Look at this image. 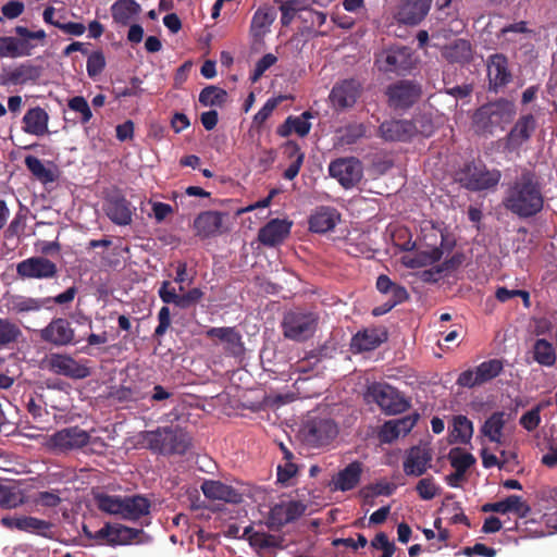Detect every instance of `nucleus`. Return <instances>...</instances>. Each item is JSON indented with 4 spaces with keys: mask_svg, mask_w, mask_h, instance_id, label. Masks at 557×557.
Here are the masks:
<instances>
[{
    "mask_svg": "<svg viewBox=\"0 0 557 557\" xmlns=\"http://www.w3.org/2000/svg\"><path fill=\"white\" fill-rule=\"evenodd\" d=\"M473 435V423L462 414L453 418V428L449 431L450 443L468 444Z\"/></svg>",
    "mask_w": 557,
    "mask_h": 557,
    "instance_id": "nucleus-38",
    "label": "nucleus"
},
{
    "mask_svg": "<svg viewBox=\"0 0 557 557\" xmlns=\"http://www.w3.org/2000/svg\"><path fill=\"white\" fill-rule=\"evenodd\" d=\"M337 220L336 209L320 207L309 219V230L319 234L326 233L335 227Z\"/></svg>",
    "mask_w": 557,
    "mask_h": 557,
    "instance_id": "nucleus-34",
    "label": "nucleus"
},
{
    "mask_svg": "<svg viewBox=\"0 0 557 557\" xmlns=\"http://www.w3.org/2000/svg\"><path fill=\"white\" fill-rule=\"evenodd\" d=\"M10 306L11 310L17 314L38 312L42 308H49V299L16 295L11 298Z\"/></svg>",
    "mask_w": 557,
    "mask_h": 557,
    "instance_id": "nucleus-37",
    "label": "nucleus"
},
{
    "mask_svg": "<svg viewBox=\"0 0 557 557\" xmlns=\"http://www.w3.org/2000/svg\"><path fill=\"white\" fill-rule=\"evenodd\" d=\"M487 76L490 90L497 92L511 82L512 75L508 69V59L503 53L490 55L487 60Z\"/></svg>",
    "mask_w": 557,
    "mask_h": 557,
    "instance_id": "nucleus-20",
    "label": "nucleus"
},
{
    "mask_svg": "<svg viewBox=\"0 0 557 557\" xmlns=\"http://www.w3.org/2000/svg\"><path fill=\"white\" fill-rule=\"evenodd\" d=\"M226 99L227 92L216 86H207L199 94V102L205 107H223Z\"/></svg>",
    "mask_w": 557,
    "mask_h": 557,
    "instance_id": "nucleus-49",
    "label": "nucleus"
},
{
    "mask_svg": "<svg viewBox=\"0 0 557 557\" xmlns=\"http://www.w3.org/2000/svg\"><path fill=\"white\" fill-rule=\"evenodd\" d=\"M141 7L135 0H117L111 5V14L116 24L126 26L131 20L138 15Z\"/></svg>",
    "mask_w": 557,
    "mask_h": 557,
    "instance_id": "nucleus-36",
    "label": "nucleus"
},
{
    "mask_svg": "<svg viewBox=\"0 0 557 557\" xmlns=\"http://www.w3.org/2000/svg\"><path fill=\"white\" fill-rule=\"evenodd\" d=\"M371 546L375 549H382L381 557H392L395 553L396 546L389 542L388 536L384 532H379L371 541Z\"/></svg>",
    "mask_w": 557,
    "mask_h": 557,
    "instance_id": "nucleus-60",
    "label": "nucleus"
},
{
    "mask_svg": "<svg viewBox=\"0 0 557 557\" xmlns=\"http://www.w3.org/2000/svg\"><path fill=\"white\" fill-rule=\"evenodd\" d=\"M362 463L352 461L333 476L331 485L333 491H350L355 488L361 479Z\"/></svg>",
    "mask_w": 557,
    "mask_h": 557,
    "instance_id": "nucleus-28",
    "label": "nucleus"
},
{
    "mask_svg": "<svg viewBox=\"0 0 557 557\" xmlns=\"http://www.w3.org/2000/svg\"><path fill=\"white\" fill-rule=\"evenodd\" d=\"M106 213L116 225H128L132 222L131 202L124 197H112L107 201Z\"/></svg>",
    "mask_w": 557,
    "mask_h": 557,
    "instance_id": "nucleus-32",
    "label": "nucleus"
},
{
    "mask_svg": "<svg viewBox=\"0 0 557 557\" xmlns=\"http://www.w3.org/2000/svg\"><path fill=\"white\" fill-rule=\"evenodd\" d=\"M416 491L421 499L431 500L440 494L441 487L435 483L433 476H426L418 481Z\"/></svg>",
    "mask_w": 557,
    "mask_h": 557,
    "instance_id": "nucleus-52",
    "label": "nucleus"
},
{
    "mask_svg": "<svg viewBox=\"0 0 557 557\" xmlns=\"http://www.w3.org/2000/svg\"><path fill=\"white\" fill-rule=\"evenodd\" d=\"M48 369L58 375L83 380L91 374L89 367L66 354H51L47 359Z\"/></svg>",
    "mask_w": 557,
    "mask_h": 557,
    "instance_id": "nucleus-14",
    "label": "nucleus"
},
{
    "mask_svg": "<svg viewBox=\"0 0 557 557\" xmlns=\"http://www.w3.org/2000/svg\"><path fill=\"white\" fill-rule=\"evenodd\" d=\"M442 257L443 249L441 247L418 249L412 258L405 261V264L411 269L423 268L436 263Z\"/></svg>",
    "mask_w": 557,
    "mask_h": 557,
    "instance_id": "nucleus-40",
    "label": "nucleus"
},
{
    "mask_svg": "<svg viewBox=\"0 0 557 557\" xmlns=\"http://www.w3.org/2000/svg\"><path fill=\"white\" fill-rule=\"evenodd\" d=\"M366 397L373 400L388 416L403 413L410 407V401L397 388L386 383L369 385Z\"/></svg>",
    "mask_w": 557,
    "mask_h": 557,
    "instance_id": "nucleus-7",
    "label": "nucleus"
},
{
    "mask_svg": "<svg viewBox=\"0 0 557 557\" xmlns=\"http://www.w3.org/2000/svg\"><path fill=\"white\" fill-rule=\"evenodd\" d=\"M143 530L129 528L123 524L113 525V535L109 539V545H127L136 540Z\"/></svg>",
    "mask_w": 557,
    "mask_h": 557,
    "instance_id": "nucleus-50",
    "label": "nucleus"
},
{
    "mask_svg": "<svg viewBox=\"0 0 557 557\" xmlns=\"http://www.w3.org/2000/svg\"><path fill=\"white\" fill-rule=\"evenodd\" d=\"M500 177L499 170H487L484 165L471 162L461 169L458 181L468 190L481 191L497 186Z\"/></svg>",
    "mask_w": 557,
    "mask_h": 557,
    "instance_id": "nucleus-8",
    "label": "nucleus"
},
{
    "mask_svg": "<svg viewBox=\"0 0 557 557\" xmlns=\"http://www.w3.org/2000/svg\"><path fill=\"white\" fill-rule=\"evenodd\" d=\"M516 115V103L502 97L480 106L472 114L471 125L476 135L488 137L497 129L504 131Z\"/></svg>",
    "mask_w": 557,
    "mask_h": 557,
    "instance_id": "nucleus-2",
    "label": "nucleus"
},
{
    "mask_svg": "<svg viewBox=\"0 0 557 557\" xmlns=\"http://www.w3.org/2000/svg\"><path fill=\"white\" fill-rule=\"evenodd\" d=\"M416 133L414 123L408 120L384 121L379 127V136L385 141H408Z\"/></svg>",
    "mask_w": 557,
    "mask_h": 557,
    "instance_id": "nucleus-22",
    "label": "nucleus"
},
{
    "mask_svg": "<svg viewBox=\"0 0 557 557\" xmlns=\"http://www.w3.org/2000/svg\"><path fill=\"white\" fill-rule=\"evenodd\" d=\"M533 359L541 366L553 367L557 355L554 345L544 338H539L533 345Z\"/></svg>",
    "mask_w": 557,
    "mask_h": 557,
    "instance_id": "nucleus-42",
    "label": "nucleus"
},
{
    "mask_svg": "<svg viewBox=\"0 0 557 557\" xmlns=\"http://www.w3.org/2000/svg\"><path fill=\"white\" fill-rule=\"evenodd\" d=\"M503 206L520 219L532 218L540 213L544 207V195L536 173L523 169L515 180L509 182Z\"/></svg>",
    "mask_w": 557,
    "mask_h": 557,
    "instance_id": "nucleus-1",
    "label": "nucleus"
},
{
    "mask_svg": "<svg viewBox=\"0 0 557 557\" xmlns=\"http://www.w3.org/2000/svg\"><path fill=\"white\" fill-rule=\"evenodd\" d=\"M422 88L411 81H399L387 87L388 104L395 110H407L421 98Z\"/></svg>",
    "mask_w": 557,
    "mask_h": 557,
    "instance_id": "nucleus-11",
    "label": "nucleus"
},
{
    "mask_svg": "<svg viewBox=\"0 0 557 557\" xmlns=\"http://www.w3.org/2000/svg\"><path fill=\"white\" fill-rule=\"evenodd\" d=\"M89 441L90 435L87 431L79 426H69L50 435L48 445L54 450L65 453L83 448Z\"/></svg>",
    "mask_w": 557,
    "mask_h": 557,
    "instance_id": "nucleus-12",
    "label": "nucleus"
},
{
    "mask_svg": "<svg viewBox=\"0 0 557 557\" xmlns=\"http://www.w3.org/2000/svg\"><path fill=\"white\" fill-rule=\"evenodd\" d=\"M150 500L141 495L124 496L122 519L136 521L150 512Z\"/></svg>",
    "mask_w": 557,
    "mask_h": 557,
    "instance_id": "nucleus-33",
    "label": "nucleus"
},
{
    "mask_svg": "<svg viewBox=\"0 0 557 557\" xmlns=\"http://www.w3.org/2000/svg\"><path fill=\"white\" fill-rule=\"evenodd\" d=\"M97 507L108 515L122 517L123 497L104 493L95 496Z\"/></svg>",
    "mask_w": 557,
    "mask_h": 557,
    "instance_id": "nucleus-47",
    "label": "nucleus"
},
{
    "mask_svg": "<svg viewBox=\"0 0 557 557\" xmlns=\"http://www.w3.org/2000/svg\"><path fill=\"white\" fill-rule=\"evenodd\" d=\"M87 74L89 77H97L106 67V58L102 51H94L87 59Z\"/></svg>",
    "mask_w": 557,
    "mask_h": 557,
    "instance_id": "nucleus-56",
    "label": "nucleus"
},
{
    "mask_svg": "<svg viewBox=\"0 0 557 557\" xmlns=\"http://www.w3.org/2000/svg\"><path fill=\"white\" fill-rule=\"evenodd\" d=\"M330 175L346 189L355 187L363 176V166L360 160L354 157L338 158L329 165Z\"/></svg>",
    "mask_w": 557,
    "mask_h": 557,
    "instance_id": "nucleus-10",
    "label": "nucleus"
},
{
    "mask_svg": "<svg viewBox=\"0 0 557 557\" xmlns=\"http://www.w3.org/2000/svg\"><path fill=\"white\" fill-rule=\"evenodd\" d=\"M143 438L149 449L161 455H184L190 446V437L178 425L146 431Z\"/></svg>",
    "mask_w": 557,
    "mask_h": 557,
    "instance_id": "nucleus-3",
    "label": "nucleus"
},
{
    "mask_svg": "<svg viewBox=\"0 0 557 557\" xmlns=\"http://www.w3.org/2000/svg\"><path fill=\"white\" fill-rule=\"evenodd\" d=\"M50 527L49 522L36 517L16 518L15 528L21 531L46 530Z\"/></svg>",
    "mask_w": 557,
    "mask_h": 557,
    "instance_id": "nucleus-57",
    "label": "nucleus"
},
{
    "mask_svg": "<svg viewBox=\"0 0 557 557\" xmlns=\"http://www.w3.org/2000/svg\"><path fill=\"white\" fill-rule=\"evenodd\" d=\"M302 8L300 7V1L299 0H287L285 2H282V5L280 7V10H281V23L282 25L284 26H288L296 12L301 10Z\"/></svg>",
    "mask_w": 557,
    "mask_h": 557,
    "instance_id": "nucleus-62",
    "label": "nucleus"
},
{
    "mask_svg": "<svg viewBox=\"0 0 557 557\" xmlns=\"http://www.w3.org/2000/svg\"><path fill=\"white\" fill-rule=\"evenodd\" d=\"M505 426V412L496 411L488 417L481 428V432L491 442H500L503 429Z\"/></svg>",
    "mask_w": 557,
    "mask_h": 557,
    "instance_id": "nucleus-45",
    "label": "nucleus"
},
{
    "mask_svg": "<svg viewBox=\"0 0 557 557\" xmlns=\"http://www.w3.org/2000/svg\"><path fill=\"white\" fill-rule=\"evenodd\" d=\"M503 370V360L490 359L480 363L474 370L469 369L461 372L457 379V384L467 388L481 386L497 377Z\"/></svg>",
    "mask_w": 557,
    "mask_h": 557,
    "instance_id": "nucleus-9",
    "label": "nucleus"
},
{
    "mask_svg": "<svg viewBox=\"0 0 557 557\" xmlns=\"http://www.w3.org/2000/svg\"><path fill=\"white\" fill-rule=\"evenodd\" d=\"M292 222L281 219H272L258 232V240L268 247H274L284 242L289 235Z\"/></svg>",
    "mask_w": 557,
    "mask_h": 557,
    "instance_id": "nucleus-23",
    "label": "nucleus"
},
{
    "mask_svg": "<svg viewBox=\"0 0 557 557\" xmlns=\"http://www.w3.org/2000/svg\"><path fill=\"white\" fill-rule=\"evenodd\" d=\"M337 434V424L331 418L325 417L310 418L299 430L302 443L312 448L329 445Z\"/></svg>",
    "mask_w": 557,
    "mask_h": 557,
    "instance_id": "nucleus-6",
    "label": "nucleus"
},
{
    "mask_svg": "<svg viewBox=\"0 0 557 557\" xmlns=\"http://www.w3.org/2000/svg\"><path fill=\"white\" fill-rule=\"evenodd\" d=\"M450 466L456 470V476H465L467 470L476 461L475 457L461 447H454L448 453Z\"/></svg>",
    "mask_w": 557,
    "mask_h": 557,
    "instance_id": "nucleus-41",
    "label": "nucleus"
},
{
    "mask_svg": "<svg viewBox=\"0 0 557 557\" xmlns=\"http://www.w3.org/2000/svg\"><path fill=\"white\" fill-rule=\"evenodd\" d=\"M244 537H246L249 544L258 549H265L275 546V537L265 532L255 531L251 525L246 527L244 530Z\"/></svg>",
    "mask_w": 557,
    "mask_h": 557,
    "instance_id": "nucleus-51",
    "label": "nucleus"
},
{
    "mask_svg": "<svg viewBox=\"0 0 557 557\" xmlns=\"http://www.w3.org/2000/svg\"><path fill=\"white\" fill-rule=\"evenodd\" d=\"M361 84L355 78L337 82L329 96L331 106L336 111H344L354 107L361 95Z\"/></svg>",
    "mask_w": 557,
    "mask_h": 557,
    "instance_id": "nucleus-13",
    "label": "nucleus"
},
{
    "mask_svg": "<svg viewBox=\"0 0 557 557\" xmlns=\"http://www.w3.org/2000/svg\"><path fill=\"white\" fill-rule=\"evenodd\" d=\"M17 275L28 280H50L57 276V264L46 257H30L16 265Z\"/></svg>",
    "mask_w": 557,
    "mask_h": 557,
    "instance_id": "nucleus-16",
    "label": "nucleus"
},
{
    "mask_svg": "<svg viewBox=\"0 0 557 557\" xmlns=\"http://www.w3.org/2000/svg\"><path fill=\"white\" fill-rule=\"evenodd\" d=\"M27 170L36 177L40 183L48 184L53 183L57 180V175L53 170L47 168L44 162L35 156H26L24 160Z\"/></svg>",
    "mask_w": 557,
    "mask_h": 557,
    "instance_id": "nucleus-44",
    "label": "nucleus"
},
{
    "mask_svg": "<svg viewBox=\"0 0 557 557\" xmlns=\"http://www.w3.org/2000/svg\"><path fill=\"white\" fill-rule=\"evenodd\" d=\"M15 36H0V58L29 57L34 50L46 44L44 29L30 30L26 26L14 27Z\"/></svg>",
    "mask_w": 557,
    "mask_h": 557,
    "instance_id": "nucleus-4",
    "label": "nucleus"
},
{
    "mask_svg": "<svg viewBox=\"0 0 557 557\" xmlns=\"http://www.w3.org/2000/svg\"><path fill=\"white\" fill-rule=\"evenodd\" d=\"M67 107L72 111L81 114V123L82 124L88 123L92 117V113L89 108V104L83 96H75V97L71 98L67 102Z\"/></svg>",
    "mask_w": 557,
    "mask_h": 557,
    "instance_id": "nucleus-54",
    "label": "nucleus"
},
{
    "mask_svg": "<svg viewBox=\"0 0 557 557\" xmlns=\"http://www.w3.org/2000/svg\"><path fill=\"white\" fill-rule=\"evenodd\" d=\"M23 503L20 490L0 480V507L4 509L16 508Z\"/></svg>",
    "mask_w": 557,
    "mask_h": 557,
    "instance_id": "nucleus-48",
    "label": "nucleus"
},
{
    "mask_svg": "<svg viewBox=\"0 0 557 557\" xmlns=\"http://www.w3.org/2000/svg\"><path fill=\"white\" fill-rule=\"evenodd\" d=\"M483 512L508 513L515 512L520 518H525L530 512V506L518 495H509L505 499L496 503H486L482 506Z\"/></svg>",
    "mask_w": 557,
    "mask_h": 557,
    "instance_id": "nucleus-27",
    "label": "nucleus"
},
{
    "mask_svg": "<svg viewBox=\"0 0 557 557\" xmlns=\"http://www.w3.org/2000/svg\"><path fill=\"white\" fill-rule=\"evenodd\" d=\"M39 336L42 342L57 347L75 343V331L70 321L64 318L52 319L47 326L39 331Z\"/></svg>",
    "mask_w": 557,
    "mask_h": 557,
    "instance_id": "nucleus-17",
    "label": "nucleus"
},
{
    "mask_svg": "<svg viewBox=\"0 0 557 557\" xmlns=\"http://www.w3.org/2000/svg\"><path fill=\"white\" fill-rule=\"evenodd\" d=\"M419 420L418 413H411L400 419L386 421L381 431L380 438L384 443H392L400 435H407Z\"/></svg>",
    "mask_w": 557,
    "mask_h": 557,
    "instance_id": "nucleus-25",
    "label": "nucleus"
},
{
    "mask_svg": "<svg viewBox=\"0 0 557 557\" xmlns=\"http://www.w3.org/2000/svg\"><path fill=\"white\" fill-rule=\"evenodd\" d=\"M444 55L451 63H466L472 57L471 45L466 39H457L445 48Z\"/></svg>",
    "mask_w": 557,
    "mask_h": 557,
    "instance_id": "nucleus-43",
    "label": "nucleus"
},
{
    "mask_svg": "<svg viewBox=\"0 0 557 557\" xmlns=\"http://www.w3.org/2000/svg\"><path fill=\"white\" fill-rule=\"evenodd\" d=\"M41 75V67L30 63H23L1 77L2 85H24L36 82Z\"/></svg>",
    "mask_w": 557,
    "mask_h": 557,
    "instance_id": "nucleus-31",
    "label": "nucleus"
},
{
    "mask_svg": "<svg viewBox=\"0 0 557 557\" xmlns=\"http://www.w3.org/2000/svg\"><path fill=\"white\" fill-rule=\"evenodd\" d=\"M275 17L276 12L272 8H259L251 18L250 32L252 36H263L269 30Z\"/></svg>",
    "mask_w": 557,
    "mask_h": 557,
    "instance_id": "nucleus-39",
    "label": "nucleus"
},
{
    "mask_svg": "<svg viewBox=\"0 0 557 557\" xmlns=\"http://www.w3.org/2000/svg\"><path fill=\"white\" fill-rule=\"evenodd\" d=\"M48 113L42 108H32L23 117V129L28 134L42 136L48 132Z\"/></svg>",
    "mask_w": 557,
    "mask_h": 557,
    "instance_id": "nucleus-35",
    "label": "nucleus"
},
{
    "mask_svg": "<svg viewBox=\"0 0 557 557\" xmlns=\"http://www.w3.org/2000/svg\"><path fill=\"white\" fill-rule=\"evenodd\" d=\"M307 509V506L299 500H289L275 504L269 512L268 525L270 529L278 530L282 527L297 520Z\"/></svg>",
    "mask_w": 557,
    "mask_h": 557,
    "instance_id": "nucleus-18",
    "label": "nucleus"
},
{
    "mask_svg": "<svg viewBox=\"0 0 557 557\" xmlns=\"http://www.w3.org/2000/svg\"><path fill=\"white\" fill-rule=\"evenodd\" d=\"M386 339L387 333L385 331L367 329L352 336L350 346L355 352L371 351Z\"/></svg>",
    "mask_w": 557,
    "mask_h": 557,
    "instance_id": "nucleus-30",
    "label": "nucleus"
},
{
    "mask_svg": "<svg viewBox=\"0 0 557 557\" xmlns=\"http://www.w3.org/2000/svg\"><path fill=\"white\" fill-rule=\"evenodd\" d=\"M25 10V5L22 1L10 0L1 7V13L9 20L18 17Z\"/></svg>",
    "mask_w": 557,
    "mask_h": 557,
    "instance_id": "nucleus-64",
    "label": "nucleus"
},
{
    "mask_svg": "<svg viewBox=\"0 0 557 557\" xmlns=\"http://www.w3.org/2000/svg\"><path fill=\"white\" fill-rule=\"evenodd\" d=\"M383 72L401 73L412 69L413 60L411 49L408 47L391 48L379 60Z\"/></svg>",
    "mask_w": 557,
    "mask_h": 557,
    "instance_id": "nucleus-19",
    "label": "nucleus"
},
{
    "mask_svg": "<svg viewBox=\"0 0 557 557\" xmlns=\"http://www.w3.org/2000/svg\"><path fill=\"white\" fill-rule=\"evenodd\" d=\"M277 62V58L273 53L264 54L257 63L250 76L252 83H257L264 72Z\"/></svg>",
    "mask_w": 557,
    "mask_h": 557,
    "instance_id": "nucleus-59",
    "label": "nucleus"
},
{
    "mask_svg": "<svg viewBox=\"0 0 557 557\" xmlns=\"http://www.w3.org/2000/svg\"><path fill=\"white\" fill-rule=\"evenodd\" d=\"M432 0H401L397 17L407 25H418L428 15Z\"/></svg>",
    "mask_w": 557,
    "mask_h": 557,
    "instance_id": "nucleus-24",
    "label": "nucleus"
},
{
    "mask_svg": "<svg viewBox=\"0 0 557 557\" xmlns=\"http://www.w3.org/2000/svg\"><path fill=\"white\" fill-rule=\"evenodd\" d=\"M537 127L532 113L521 114L505 137L506 150L513 152L528 143Z\"/></svg>",
    "mask_w": 557,
    "mask_h": 557,
    "instance_id": "nucleus-15",
    "label": "nucleus"
},
{
    "mask_svg": "<svg viewBox=\"0 0 557 557\" xmlns=\"http://www.w3.org/2000/svg\"><path fill=\"white\" fill-rule=\"evenodd\" d=\"M223 223V213L219 211H205L197 215L194 220V228L196 235L201 238L215 236Z\"/></svg>",
    "mask_w": 557,
    "mask_h": 557,
    "instance_id": "nucleus-29",
    "label": "nucleus"
},
{
    "mask_svg": "<svg viewBox=\"0 0 557 557\" xmlns=\"http://www.w3.org/2000/svg\"><path fill=\"white\" fill-rule=\"evenodd\" d=\"M202 297L203 292L198 287H194L189 289L187 293L178 295L175 306H177L181 309H187L190 306L199 302Z\"/></svg>",
    "mask_w": 557,
    "mask_h": 557,
    "instance_id": "nucleus-61",
    "label": "nucleus"
},
{
    "mask_svg": "<svg viewBox=\"0 0 557 557\" xmlns=\"http://www.w3.org/2000/svg\"><path fill=\"white\" fill-rule=\"evenodd\" d=\"M283 99L284 98L282 96L268 99L263 107L255 114L253 123L257 125H262L271 116L272 112L276 109Z\"/></svg>",
    "mask_w": 557,
    "mask_h": 557,
    "instance_id": "nucleus-58",
    "label": "nucleus"
},
{
    "mask_svg": "<svg viewBox=\"0 0 557 557\" xmlns=\"http://www.w3.org/2000/svg\"><path fill=\"white\" fill-rule=\"evenodd\" d=\"M203 495L212 500H223L231 504H239L243 495L233 486L221 481L206 480L201 484Z\"/></svg>",
    "mask_w": 557,
    "mask_h": 557,
    "instance_id": "nucleus-26",
    "label": "nucleus"
},
{
    "mask_svg": "<svg viewBox=\"0 0 557 557\" xmlns=\"http://www.w3.org/2000/svg\"><path fill=\"white\" fill-rule=\"evenodd\" d=\"M223 344L225 345V351L234 357H237L244 351V343L242 341L240 333L236 327H232V331L224 338Z\"/></svg>",
    "mask_w": 557,
    "mask_h": 557,
    "instance_id": "nucleus-55",
    "label": "nucleus"
},
{
    "mask_svg": "<svg viewBox=\"0 0 557 557\" xmlns=\"http://www.w3.org/2000/svg\"><path fill=\"white\" fill-rule=\"evenodd\" d=\"M320 317L314 311L295 308L287 311L282 320V331L285 338L294 342H306L317 332Z\"/></svg>",
    "mask_w": 557,
    "mask_h": 557,
    "instance_id": "nucleus-5",
    "label": "nucleus"
},
{
    "mask_svg": "<svg viewBox=\"0 0 557 557\" xmlns=\"http://www.w3.org/2000/svg\"><path fill=\"white\" fill-rule=\"evenodd\" d=\"M22 336L20 326L8 318H0V349L10 347Z\"/></svg>",
    "mask_w": 557,
    "mask_h": 557,
    "instance_id": "nucleus-46",
    "label": "nucleus"
},
{
    "mask_svg": "<svg viewBox=\"0 0 557 557\" xmlns=\"http://www.w3.org/2000/svg\"><path fill=\"white\" fill-rule=\"evenodd\" d=\"M432 453L429 448L412 446L406 454L403 469L406 475L421 476L431 468Z\"/></svg>",
    "mask_w": 557,
    "mask_h": 557,
    "instance_id": "nucleus-21",
    "label": "nucleus"
},
{
    "mask_svg": "<svg viewBox=\"0 0 557 557\" xmlns=\"http://www.w3.org/2000/svg\"><path fill=\"white\" fill-rule=\"evenodd\" d=\"M313 115L310 111H305L299 116H288V124H292L293 132H295L298 136L305 137L310 133L311 123L309 119Z\"/></svg>",
    "mask_w": 557,
    "mask_h": 557,
    "instance_id": "nucleus-53",
    "label": "nucleus"
},
{
    "mask_svg": "<svg viewBox=\"0 0 557 557\" xmlns=\"http://www.w3.org/2000/svg\"><path fill=\"white\" fill-rule=\"evenodd\" d=\"M158 321H159V324L154 329L153 336L157 338H160L166 333V331L169 330V327L171 325V311H170L169 307H166V306L161 307V309L158 312Z\"/></svg>",
    "mask_w": 557,
    "mask_h": 557,
    "instance_id": "nucleus-63",
    "label": "nucleus"
}]
</instances>
